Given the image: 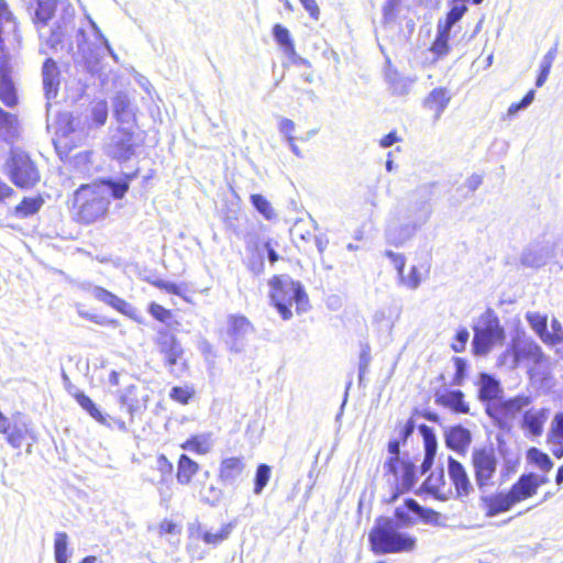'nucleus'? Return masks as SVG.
Instances as JSON below:
<instances>
[{"instance_id": "bb28decb", "label": "nucleus", "mask_w": 563, "mask_h": 563, "mask_svg": "<svg viewBox=\"0 0 563 563\" xmlns=\"http://www.w3.org/2000/svg\"><path fill=\"white\" fill-rule=\"evenodd\" d=\"M212 444L211 433H201L191 434L179 444V448L197 455H206L211 451Z\"/></svg>"}, {"instance_id": "f257e3e1", "label": "nucleus", "mask_w": 563, "mask_h": 563, "mask_svg": "<svg viewBox=\"0 0 563 563\" xmlns=\"http://www.w3.org/2000/svg\"><path fill=\"white\" fill-rule=\"evenodd\" d=\"M526 459L529 465L541 473L523 472L508 489L482 495L479 506L485 517L494 518L511 511L516 506L533 499L540 489L549 484V473L554 466L550 455L539 448L531 446L526 452Z\"/></svg>"}, {"instance_id": "864d4df0", "label": "nucleus", "mask_w": 563, "mask_h": 563, "mask_svg": "<svg viewBox=\"0 0 563 563\" xmlns=\"http://www.w3.org/2000/svg\"><path fill=\"white\" fill-rule=\"evenodd\" d=\"M470 333L467 329L461 328L455 333L453 341L451 343V347L454 352L461 353L465 350L466 343L468 341Z\"/></svg>"}, {"instance_id": "5701e85b", "label": "nucleus", "mask_w": 563, "mask_h": 563, "mask_svg": "<svg viewBox=\"0 0 563 563\" xmlns=\"http://www.w3.org/2000/svg\"><path fill=\"white\" fill-rule=\"evenodd\" d=\"M200 465L189 455L183 453L176 461V482L180 486H189L192 484L194 477L198 474Z\"/></svg>"}, {"instance_id": "4be33fe9", "label": "nucleus", "mask_w": 563, "mask_h": 563, "mask_svg": "<svg viewBox=\"0 0 563 563\" xmlns=\"http://www.w3.org/2000/svg\"><path fill=\"white\" fill-rule=\"evenodd\" d=\"M472 443L471 431L463 426H453L445 433V444L449 449L464 454Z\"/></svg>"}, {"instance_id": "f704fd0d", "label": "nucleus", "mask_w": 563, "mask_h": 563, "mask_svg": "<svg viewBox=\"0 0 563 563\" xmlns=\"http://www.w3.org/2000/svg\"><path fill=\"white\" fill-rule=\"evenodd\" d=\"M74 173L79 179L89 178L92 176V163L90 161L89 152H81L74 157Z\"/></svg>"}, {"instance_id": "052dcab7", "label": "nucleus", "mask_w": 563, "mask_h": 563, "mask_svg": "<svg viewBox=\"0 0 563 563\" xmlns=\"http://www.w3.org/2000/svg\"><path fill=\"white\" fill-rule=\"evenodd\" d=\"M385 256H387L391 263L394 264L395 268L398 272V275L401 277L404 275L406 260L405 256L398 253H394L391 251H386Z\"/></svg>"}, {"instance_id": "f3484780", "label": "nucleus", "mask_w": 563, "mask_h": 563, "mask_svg": "<svg viewBox=\"0 0 563 563\" xmlns=\"http://www.w3.org/2000/svg\"><path fill=\"white\" fill-rule=\"evenodd\" d=\"M272 33L274 36V40L278 44V46L283 49V52L287 55L289 60L295 65H308L309 63L303 59L296 51L295 42L290 35L289 30L279 24L276 23L273 29Z\"/></svg>"}, {"instance_id": "e433bc0d", "label": "nucleus", "mask_w": 563, "mask_h": 563, "mask_svg": "<svg viewBox=\"0 0 563 563\" xmlns=\"http://www.w3.org/2000/svg\"><path fill=\"white\" fill-rule=\"evenodd\" d=\"M556 55H558V45L552 46L544 55V57L540 64V68H539L538 76L536 79V86L538 88L542 87L545 84V81L548 80L549 74L551 71L553 62L556 58Z\"/></svg>"}, {"instance_id": "69168bd1", "label": "nucleus", "mask_w": 563, "mask_h": 563, "mask_svg": "<svg viewBox=\"0 0 563 563\" xmlns=\"http://www.w3.org/2000/svg\"><path fill=\"white\" fill-rule=\"evenodd\" d=\"M279 131L288 141L294 140L292 132L295 131V123L289 119H282L279 122Z\"/></svg>"}, {"instance_id": "de8ad7c7", "label": "nucleus", "mask_w": 563, "mask_h": 563, "mask_svg": "<svg viewBox=\"0 0 563 563\" xmlns=\"http://www.w3.org/2000/svg\"><path fill=\"white\" fill-rule=\"evenodd\" d=\"M413 508V515L417 519H421L427 523H438L440 521L441 515L432 508H426L420 506L419 504H410Z\"/></svg>"}, {"instance_id": "4468645a", "label": "nucleus", "mask_w": 563, "mask_h": 563, "mask_svg": "<svg viewBox=\"0 0 563 563\" xmlns=\"http://www.w3.org/2000/svg\"><path fill=\"white\" fill-rule=\"evenodd\" d=\"M0 101L8 108L18 104L19 99L11 77L10 57L0 55Z\"/></svg>"}, {"instance_id": "f8f14e48", "label": "nucleus", "mask_w": 563, "mask_h": 563, "mask_svg": "<svg viewBox=\"0 0 563 563\" xmlns=\"http://www.w3.org/2000/svg\"><path fill=\"white\" fill-rule=\"evenodd\" d=\"M448 475L452 486L453 497L465 498L473 492V485L465 466L456 459H448Z\"/></svg>"}, {"instance_id": "3c124183", "label": "nucleus", "mask_w": 563, "mask_h": 563, "mask_svg": "<svg viewBox=\"0 0 563 563\" xmlns=\"http://www.w3.org/2000/svg\"><path fill=\"white\" fill-rule=\"evenodd\" d=\"M404 0H385L382 12L383 18L386 23H389L395 20L398 14L400 4Z\"/></svg>"}, {"instance_id": "2f4dec72", "label": "nucleus", "mask_w": 563, "mask_h": 563, "mask_svg": "<svg viewBox=\"0 0 563 563\" xmlns=\"http://www.w3.org/2000/svg\"><path fill=\"white\" fill-rule=\"evenodd\" d=\"M410 504H418L412 498H407L402 505L398 506L394 511V519L398 526L410 527L417 523L416 516L413 515V508Z\"/></svg>"}, {"instance_id": "7ed1b4c3", "label": "nucleus", "mask_w": 563, "mask_h": 563, "mask_svg": "<svg viewBox=\"0 0 563 563\" xmlns=\"http://www.w3.org/2000/svg\"><path fill=\"white\" fill-rule=\"evenodd\" d=\"M269 303L274 307L283 320L292 317V308L300 314L310 308L308 294L299 280H295L287 274H275L268 282Z\"/></svg>"}, {"instance_id": "49530a36", "label": "nucleus", "mask_w": 563, "mask_h": 563, "mask_svg": "<svg viewBox=\"0 0 563 563\" xmlns=\"http://www.w3.org/2000/svg\"><path fill=\"white\" fill-rule=\"evenodd\" d=\"M195 397V389L190 386H174L169 398L180 405H187Z\"/></svg>"}, {"instance_id": "58836bf2", "label": "nucleus", "mask_w": 563, "mask_h": 563, "mask_svg": "<svg viewBox=\"0 0 563 563\" xmlns=\"http://www.w3.org/2000/svg\"><path fill=\"white\" fill-rule=\"evenodd\" d=\"M271 475L272 468L269 465L261 463L256 466L253 487V492L255 495L262 494L263 489L266 487L271 479Z\"/></svg>"}, {"instance_id": "6ab92c4d", "label": "nucleus", "mask_w": 563, "mask_h": 563, "mask_svg": "<svg viewBox=\"0 0 563 563\" xmlns=\"http://www.w3.org/2000/svg\"><path fill=\"white\" fill-rule=\"evenodd\" d=\"M73 397L75 398V400L78 402V405L93 419L96 420L97 422H99L100 424H104V426H111V424H115L117 427H119L120 429H125V421H122V420H114V419H111V421H109V419L107 418V416H104L101 410L98 408V406L92 401V399L87 396L85 393L82 391H75L73 394Z\"/></svg>"}, {"instance_id": "a19ab883", "label": "nucleus", "mask_w": 563, "mask_h": 563, "mask_svg": "<svg viewBox=\"0 0 563 563\" xmlns=\"http://www.w3.org/2000/svg\"><path fill=\"white\" fill-rule=\"evenodd\" d=\"M195 490L202 501L210 505L219 503L223 495L222 490L213 484L208 487L205 485H196Z\"/></svg>"}, {"instance_id": "9d476101", "label": "nucleus", "mask_w": 563, "mask_h": 563, "mask_svg": "<svg viewBox=\"0 0 563 563\" xmlns=\"http://www.w3.org/2000/svg\"><path fill=\"white\" fill-rule=\"evenodd\" d=\"M471 465L479 490H484L494 484L498 459L492 445L475 448L471 455Z\"/></svg>"}, {"instance_id": "4d7b16f0", "label": "nucleus", "mask_w": 563, "mask_h": 563, "mask_svg": "<svg viewBox=\"0 0 563 563\" xmlns=\"http://www.w3.org/2000/svg\"><path fill=\"white\" fill-rule=\"evenodd\" d=\"M534 99V90H529L520 101L511 103L507 110L509 115L516 114L519 110L528 107Z\"/></svg>"}, {"instance_id": "412c9836", "label": "nucleus", "mask_w": 563, "mask_h": 563, "mask_svg": "<svg viewBox=\"0 0 563 563\" xmlns=\"http://www.w3.org/2000/svg\"><path fill=\"white\" fill-rule=\"evenodd\" d=\"M252 332H254V327L245 316L231 314L228 317L225 333L233 345L238 344Z\"/></svg>"}, {"instance_id": "1a4fd4ad", "label": "nucleus", "mask_w": 563, "mask_h": 563, "mask_svg": "<svg viewBox=\"0 0 563 563\" xmlns=\"http://www.w3.org/2000/svg\"><path fill=\"white\" fill-rule=\"evenodd\" d=\"M529 404L530 398L527 396H516L507 399L501 397L495 402L486 404L485 412L496 427L509 431L515 420Z\"/></svg>"}, {"instance_id": "393cba45", "label": "nucleus", "mask_w": 563, "mask_h": 563, "mask_svg": "<svg viewBox=\"0 0 563 563\" xmlns=\"http://www.w3.org/2000/svg\"><path fill=\"white\" fill-rule=\"evenodd\" d=\"M137 175V172L125 174L121 180H112L110 178H97L95 179L96 184L100 190H104V188H109L111 190V196L114 199H122L129 190L130 181L134 179Z\"/></svg>"}, {"instance_id": "37998d69", "label": "nucleus", "mask_w": 563, "mask_h": 563, "mask_svg": "<svg viewBox=\"0 0 563 563\" xmlns=\"http://www.w3.org/2000/svg\"><path fill=\"white\" fill-rule=\"evenodd\" d=\"M36 2L35 20L45 24L53 18L56 5L52 0H36Z\"/></svg>"}, {"instance_id": "72a5a7b5", "label": "nucleus", "mask_w": 563, "mask_h": 563, "mask_svg": "<svg viewBox=\"0 0 563 563\" xmlns=\"http://www.w3.org/2000/svg\"><path fill=\"white\" fill-rule=\"evenodd\" d=\"M252 206L258 213L267 221H273L277 218V213L272 202L261 194H253L250 196Z\"/></svg>"}, {"instance_id": "603ef678", "label": "nucleus", "mask_w": 563, "mask_h": 563, "mask_svg": "<svg viewBox=\"0 0 563 563\" xmlns=\"http://www.w3.org/2000/svg\"><path fill=\"white\" fill-rule=\"evenodd\" d=\"M13 14L9 9L7 1L0 0V54H4V41L2 38V24L13 21Z\"/></svg>"}, {"instance_id": "dca6fc26", "label": "nucleus", "mask_w": 563, "mask_h": 563, "mask_svg": "<svg viewBox=\"0 0 563 563\" xmlns=\"http://www.w3.org/2000/svg\"><path fill=\"white\" fill-rule=\"evenodd\" d=\"M422 489L439 500L453 498L452 486L445 481L442 468L431 472L422 483Z\"/></svg>"}, {"instance_id": "bf43d9fd", "label": "nucleus", "mask_w": 563, "mask_h": 563, "mask_svg": "<svg viewBox=\"0 0 563 563\" xmlns=\"http://www.w3.org/2000/svg\"><path fill=\"white\" fill-rule=\"evenodd\" d=\"M396 429L398 431L397 440L401 441L402 443H406V441L415 430V422L412 419H409L405 423H398Z\"/></svg>"}, {"instance_id": "774afa93", "label": "nucleus", "mask_w": 563, "mask_h": 563, "mask_svg": "<svg viewBox=\"0 0 563 563\" xmlns=\"http://www.w3.org/2000/svg\"><path fill=\"white\" fill-rule=\"evenodd\" d=\"M15 196L14 189L4 180L0 179V203Z\"/></svg>"}, {"instance_id": "a878e982", "label": "nucleus", "mask_w": 563, "mask_h": 563, "mask_svg": "<svg viewBox=\"0 0 563 563\" xmlns=\"http://www.w3.org/2000/svg\"><path fill=\"white\" fill-rule=\"evenodd\" d=\"M419 431L422 435L424 446V459L421 464V470L422 472H427L433 464V460L438 449V442L435 434L430 427L421 424L419 426Z\"/></svg>"}, {"instance_id": "c9c22d12", "label": "nucleus", "mask_w": 563, "mask_h": 563, "mask_svg": "<svg viewBox=\"0 0 563 563\" xmlns=\"http://www.w3.org/2000/svg\"><path fill=\"white\" fill-rule=\"evenodd\" d=\"M232 530H233V523L228 522V523H224L217 532L202 531L199 534V537L206 544L212 545V547H218L223 541L229 539L230 534L232 533Z\"/></svg>"}, {"instance_id": "680f3d73", "label": "nucleus", "mask_w": 563, "mask_h": 563, "mask_svg": "<svg viewBox=\"0 0 563 563\" xmlns=\"http://www.w3.org/2000/svg\"><path fill=\"white\" fill-rule=\"evenodd\" d=\"M180 527L169 519H164L158 526L159 536L178 534Z\"/></svg>"}, {"instance_id": "0e129e2a", "label": "nucleus", "mask_w": 563, "mask_h": 563, "mask_svg": "<svg viewBox=\"0 0 563 563\" xmlns=\"http://www.w3.org/2000/svg\"><path fill=\"white\" fill-rule=\"evenodd\" d=\"M108 118L106 104H100L92 110V120L96 125H103Z\"/></svg>"}, {"instance_id": "aec40b11", "label": "nucleus", "mask_w": 563, "mask_h": 563, "mask_svg": "<svg viewBox=\"0 0 563 563\" xmlns=\"http://www.w3.org/2000/svg\"><path fill=\"white\" fill-rule=\"evenodd\" d=\"M451 92L444 87L432 89L423 99V108L438 119L451 101Z\"/></svg>"}, {"instance_id": "cd10ccee", "label": "nucleus", "mask_w": 563, "mask_h": 563, "mask_svg": "<svg viewBox=\"0 0 563 563\" xmlns=\"http://www.w3.org/2000/svg\"><path fill=\"white\" fill-rule=\"evenodd\" d=\"M481 388L478 391L479 399L486 404L495 402L501 397L499 394L501 393L499 383L489 374L483 373L481 374Z\"/></svg>"}, {"instance_id": "423d86ee", "label": "nucleus", "mask_w": 563, "mask_h": 563, "mask_svg": "<svg viewBox=\"0 0 563 563\" xmlns=\"http://www.w3.org/2000/svg\"><path fill=\"white\" fill-rule=\"evenodd\" d=\"M155 349L164 367L174 376L190 369L185 349L177 335L166 329H159L154 338Z\"/></svg>"}, {"instance_id": "5fc2aeb1", "label": "nucleus", "mask_w": 563, "mask_h": 563, "mask_svg": "<svg viewBox=\"0 0 563 563\" xmlns=\"http://www.w3.org/2000/svg\"><path fill=\"white\" fill-rule=\"evenodd\" d=\"M113 112L118 120H123L130 114V102L124 96H118L113 103Z\"/></svg>"}, {"instance_id": "09e8293b", "label": "nucleus", "mask_w": 563, "mask_h": 563, "mask_svg": "<svg viewBox=\"0 0 563 563\" xmlns=\"http://www.w3.org/2000/svg\"><path fill=\"white\" fill-rule=\"evenodd\" d=\"M147 312L151 314V317L159 322V323H166L168 322L174 313L170 309L165 308L161 303H157L155 301H152L147 306Z\"/></svg>"}, {"instance_id": "6e6552de", "label": "nucleus", "mask_w": 563, "mask_h": 563, "mask_svg": "<svg viewBox=\"0 0 563 563\" xmlns=\"http://www.w3.org/2000/svg\"><path fill=\"white\" fill-rule=\"evenodd\" d=\"M505 330L498 317L493 311H486L479 317V324L474 327L473 353L486 355L495 344L504 343Z\"/></svg>"}, {"instance_id": "338daca9", "label": "nucleus", "mask_w": 563, "mask_h": 563, "mask_svg": "<svg viewBox=\"0 0 563 563\" xmlns=\"http://www.w3.org/2000/svg\"><path fill=\"white\" fill-rule=\"evenodd\" d=\"M16 123V115L5 112L3 109L0 108V128H14Z\"/></svg>"}, {"instance_id": "2eb2a0df", "label": "nucleus", "mask_w": 563, "mask_h": 563, "mask_svg": "<svg viewBox=\"0 0 563 563\" xmlns=\"http://www.w3.org/2000/svg\"><path fill=\"white\" fill-rule=\"evenodd\" d=\"M245 468L243 456L223 457L219 463L218 479L224 485L236 483L245 473Z\"/></svg>"}, {"instance_id": "473e14b6", "label": "nucleus", "mask_w": 563, "mask_h": 563, "mask_svg": "<svg viewBox=\"0 0 563 563\" xmlns=\"http://www.w3.org/2000/svg\"><path fill=\"white\" fill-rule=\"evenodd\" d=\"M450 30L441 27V23L438 24V33L434 41L431 44L430 51L435 55L437 58L444 57L450 52Z\"/></svg>"}, {"instance_id": "c756f323", "label": "nucleus", "mask_w": 563, "mask_h": 563, "mask_svg": "<svg viewBox=\"0 0 563 563\" xmlns=\"http://www.w3.org/2000/svg\"><path fill=\"white\" fill-rule=\"evenodd\" d=\"M528 321L544 343L553 345L561 341L558 334L548 332V318L545 316L533 313L528 316Z\"/></svg>"}, {"instance_id": "7c9ffc66", "label": "nucleus", "mask_w": 563, "mask_h": 563, "mask_svg": "<svg viewBox=\"0 0 563 563\" xmlns=\"http://www.w3.org/2000/svg\"><path fill=\"white\" fill-rule=\"evenodd\" d=\"M44 203V199L41 195L34 197H24L20 203L13 209V214L19 218H27L40 211Z\"/></svg>"}, {"instance_id": "4c0bfd02", "label": "nucleus", "mask_w": 563, "mask_h": 563, "mask_svg": "<svg viewBox=\"0 0 563 563\" xmlns=\"http://www.w3.org/2000/svg\"><path fill=\"white\" fill-rule=\"evenodd\" d=\"M430 266L428 263H421L419 265H413L410 268V272L407 276H401V279L405 285L410 288H417L422 279H424L429 274Z\"/></svg>"}, {"instance_id": "9b49d317", "label": "nucleus", "mask_w": 563, "mask_h": 563, "mask_svg": "<svg viewBox=\"0 0 563 563\" xmlns=\"http://www.w3.org/2000/svg\"><path fill=\"white\" fill-rule=\"evenodd\" d=\"M504 363L517 367L521 364L538 366L545 362L541 347L530 339L517 338L501 355Z\"/></svg>"}, {"instance_id": "ddd939ff", "label": "nucleus", "mask_w": 563, "mask_h": 563, "mask_svg": "<svg viewBox=\"0 0 563 563\" xmlns=\"http://www.w3.org/2000/svg\"><path fill=\"white\" fill-rule=\"evenodd\" d=\"M549 412L550 410L545 407H530L522 411L519 426L525 435L529 438L541 437L549 418Z\"/></svg>"}, {"instance_id": "f03ea898", "label": "nucleus", "mask_w": 563, "mask_h": 563, "mask_svg": "<svg viewBox=\"0 0 563 563\" xmlns=\"http://www.w3.org/2000/svg\"><path fill=\"white\" fill-rule=\"evenodd\" d=\"M110 199L96 181L81 184L68 201L71 220L80 225H90L103 220L109 213Z\"/></svg>"}, {"instance_id": "39448f33", "label": "nucleus", "mask_w": 563, "mask_h": 563, "mask_svg": "<svg viewBox=\"0 0 563 563\" xmlns=\"http://www.w3.org/2000/svg\"><path fill=\"white\" fill-rule=\"evenodd\" d=\"M384 470V475L393 487L390 494L384 497L383 503L390 505L415 487L417 483L416 465L408 459L388 457Z\"/></svg>"}, {"instance_id": "e2e57ef3", "label": "nucleus", "mask_w": 563, "mask_h": 563, "mask_svg": "<svg viewBox=\"0 0 563 563\" xmlns=\"http://www.w3.org/2000/svg\"><path fill=\"white\" fill-rule=\"evenodd\" d=\"M301 5L308 12L312 20H318L320 16V9L316 0H299Z\"/></svg>"}, {"instance_id": "a18cd8bd", "label": "nucleus", "mask_w": 563, "mask_h": 563, "mask_svg": "<svg viewBox=\"0 0 563 563\" xmlns=\"http://www.w3.org/2000/svg\"><path fill=\"white\" fill-rule=\"evenodd\" d=\"M467 11L466 4L463 3H452L450 10L448 11L445 15L444 23H441V27H444L446 30L451 31V27L462 19V16Z\"/></svg>"}, {"instance_id": "c85d7f7f", "label": "nucleus", "mask_w": 563, "mask_h": 563, "mask_svg": "<svg viewBox=\"0 0 563 563\" xmlns=\"http://www.w3.org/2000/svg\"><path fill=\"white\" fill-rule=\"evenodd\" d=\"M43 85L46 95H56L59 86V68L52 58L45 59L43 64Z\"/></svg>"}, {"instance_id": "0eeeda50", "label": "nucleus", "mask_w": 563, "mask_h": 563, "mask_svg": "<svg viewBox=\"0 0 563 563\" xmlns=\"http://www.w3.org/2000/svg\"><path fill=\"white\" fill-rule=\"evenodd\" d=\"M5 168L11 183L19 189H32L41 181V172L36 163L21 148L10 151Z\"/></svg>"}, {"instance_id": "13d9d810", "label": "nucleus", "mask_w": 563, "mask_h": 563, "mask_svg": "<svg viewBox=\"0 0 563 563\" xmlns=\"http://www.w3.org/2000/svg\"><path fill=\"white\" fill-rule=\"evenodd\" d=\"M79 316L84 318L87 321L93 322L99 325H113L115 327L118 324V321L114 319H106L104 317L89 313L87 311H79Z\"/></svg>"}, {"instance_id": "79ce46f5", "label": "nucleus", "mask_w": 563, "mask_h": 563, "mask_svg": "<svg viewBox=\"0 0 563 563\" xmlns=\"http://www.w3.org/2000/svg\"><path fill=\"white\" fill-rule=\"evenodd\" d=\"M152 285L159 290H163L167 294L176 295L181 297L185 301H190L186 296L187 285H177L175 283L166 282L163 279H155L152 282Z\"/></svg>"}, {"instance_id": "c03bdc74", "label": "nucleus", "mask_w": 563, "mask_h": 563, "mask_svg": "<svg viewBox=\"0 0 563 563\" xmlns=\"http://www.w3.org/2000/svg\"><path fill=\"white\" fill-rule=\"evenodd\" d=\"M68 537L65 532H57L54 541V554L57 563H67Z\"/></svg>"}, {"instance_id": "b1692460", "label": "nucleus", "mask_w": 563, "mask_h": 563, "mask_svg": "<svg viewBox=\"0 0 563 563\" xmlns=\"http://www.w3.org/2000/svg\"><path fill=\"white\" fill-rule=\"evenodd\" d=\"M437 405L449 408L455 413H468L470 406L464 400V394L461 390H446L437 393L434 397Z\"/></svg>"}, {"instance_id": "ea45409f", "label": "nucleus", "mask_w": 563, "mask_h": 563, "mask_svg": "<svg viewBox=\"0 0 563 563\" xmlns=\"http://www.w3.org/2000/svg\"><path fill=\"white\" fill-rule=\"evenodd\" d=\"M547 440L551 444H563V412L554 415Z\"/></svg>"}, {"instance_id": "6e6d98bb", "label": "nucleus", "mask_w": 563, "mask_h": 563, "mask_svg": "<svg viewBox=\"0 0 563 563\" xmlns=\"http://www.w3.org/2000/svg\"><path fill=\"white\" fill-rule=\"evenodd\" d=\"M134 150L132 144L128 143H118L117 148L114 150L112 157L118 162H125L131 158Z\"/></svg>"}, {"instance_id": "8fccbe9b", "label": "nucleus", "mask_w": 563, "mask_h": 563, "mask_svg": "<svg viewBox=\"0 0 563 563\" xmlns=\"http://www.w3.org/2000/svg\"><path fill=\"white\" fill-rule=\"evenodd\" d=\"M156 468L161 474L159 484L164 485L165 483L168 482L174 471V465L165 454H158L156 456Z\"/></svg>"}, {"instance_id": "20e7f679", "label": "nucleus", "mask_w": 563, "mask_h": 563, "mask_svg": "<svg viewBox=\"0 0 563 563\" xmlns=\"http://www.w3.org/2000/svg\"><path fill=\"white\" fill-rule=\"evenodd\" d=\"M369 549L375 554L412 552L417 538L399 531L390 518L378 517L368 532Z\"/></svg>"}, {"instance_id": "a211bd4d", "label": "nucleus", "mask_w": 563, "mask_h": 563, "mask_svg": "<svg viewBox=\"0 0 563 563\" xmlns=\"http://www.w3.org/2000/svg\"><path fill=\"white\" fill-rule=\"evenodd\" d=\"M91 294L93 298L97 299L98 301H101L107 306L113 308L118 312L136 320L133 316L134 308L124 299L118 297L110 290L101 286H96L91 289Z\"/></svg>"}]
</instances>
